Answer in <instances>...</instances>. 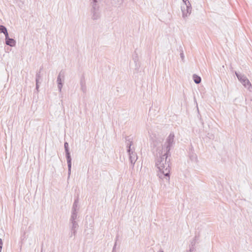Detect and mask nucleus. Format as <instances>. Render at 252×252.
<instances>
[{"label":"nucleus","instance_id":"f257e3e1","mask_svg":"<svg viewBox=\"0 0 252 252\" xmlns=\"http://www.w3.org/2000/svg\"><path fill=\"white\" fill-rule=\"evenodd\" d=\"M159 156L156 162V166L158 169V176L159 178L164 180L167 182L170 180V159L167 160V158L169 155L165 153L162 155V151L160 149Z\"/></svg>","mask_w":252,"mask_h":252},{"label":"nucleus","instance_id":"f03ea898","mask_svg":"<svg viewBox=\"0 0 252 252\" xmlns=\"http://www.w3.org/2000/svg\"><path fill=\"white\" fill-rule=\"evenodd\" d=\"M91 6V15L93 20H97L101 17V11L97 0H90Z\"/></svg>","mask_w":252,"mask_h":252},{"label":"nucleus","instance_id":"7ed1b4c3","mask_svg":"<svg viewBox=\"0 0 252 252\" xmlns=\"http://www.w3.org/2000/svg\"><path fill=\"white\" fill-rule=\"evenodd\" d=\"M235 74L242 84L245 88H247L250 92H252V85L247 77L245 75L237 71H235Z\"/></svg>","mask_w":252,"mask_h":252},{"label":"nucleus","instance_id":"20e7f679","mask_svg":"<svg viewBox=\"0 0 252 252\" xmlns=\"http://www.w3.org/2000/svg\"><path fill=\"white\" fill-rule=\"evenodd\" d=\"M174 137V133H170L166 139V142L164 145L166 155H170V151L175 144Z\"/></svg>","mask_w":252,"mask_h":252},{"label":"nucleus","instance_id":"39448f33","mask_svg":"<svg viewBox=\"0 0 252 252\" xmlns=\"http://www.w3.org/2000/svg\"><path fill=\"white\" fill-rule=\"evenodd\" d=\"M184 4L181 5L182 16L185 19L188 17L191 12V5L189 0H182Z\"/></svg>","mask_w":252,"mask_h":252},{"label":"nucleus","instance_id":"423d86ee","mask_svg":"<svg viewBox=\"0 0 252 252\" xmlns=\"http://www.w3.org/2000/svg\"><path fill=\"white\" fill-rule=\"evenodd\" d=\"M64 73L62 70L59 73L57 80L58 84V88L60 92H62V89L63 86V82L64 81Z\"/></svg>","mask_w":252,"mask_h":252},{"label":"nucleus","instance_id":"0eeeda50","mask_svg":"<svg viewBox=\"0 0 252 252\" xmlns=\"http://www.w3.org/2000/svg\"><path fill=\"white\" fill-rule=\"evenodd\" d=\"M69 227L71 230L70 234V237L73 236H75L77 233V229L79 227V225L76 221H69Z\"/></svg>","mask_w":252,"mask_h":252},{"label":"nucleus","instance_id":"6e6552de","mask_svg":"<svg viewBox=\"0 0 252 252\" xmlns=\"http://www.w3.org/2000/svg\"><path fill=\"white\" fill-rule=\"evenodd\" d=\"M129 155V158L131 163V165L133 167L135 161L137 159V156L135 152L131 151H127Z\"/></svg>","mask_w":252,"mask_h":252},{"label":"nucleus","instance_id":"1a4fd4ad","mask_svg":"<svg viewBox=\"0 0 252 252\" xmlns=\"http://www.w3.org/2000/svg\"><path fill=\"white\" fill-rule=\"evenodd\" d=\"M126 143V144L127 151H131V146L132 144V137L131 136L125 137Z\"/></svg>","mask_w":252,"mask_h":252},{"label":"nucleus","instance_id":"9d476101","mask_svg":"<svg viewBox=\"0 0 252 252\" xmlns=\"http://www.w3.org/2000/svg\"><path fill=\"white\" fill-rule=\"evenodd\" d=\"M64 150L65 152V157L66 159H71L70 153L69 150L68 144L65 142L64 144Z\"/></svg>","mask_w":252,"mask_h":252},{"label":"nucleus","instance_id":"9b49d317","mask_svg":"<svg viewBox=\"0 0 252 252\" xmlns=\"http://www.w3.org/2000/svg\"><path fill=\"white\" fill-rule=\"evenodd\" d=\"M5 39V43L6 45L11 46L13 47L16 44V41L13 39L9 37Z\"/></svg>","mask_w":252,"mask_h":252},{"label":"nucleus","instance_id":"f8f14e48","mask_svg":"<svg viewBox=\"0 0 252 252\" xmlns=\"http://www.w3.org/2000/svg\"><path fill=\"white\" fill-rule=\"evenodd\" d=\"M78 203H79V198L78 197L76 198L72 205V208L71 209V211H76L78 212L79 208L78 207Z\"/></svg>","mask_w":252,"mask_h":252},{"label":"nucleus","instance_id":"ddd939ff","mask_svg":"<svg viewBox=\"0 0 252 252\" xmlns=\"http://www.w3.org/2000/svg\"><path fill=\"white\" fill-rule=\"evenodd\" d=\"M78 218V212L71 211V214L69 219V221H76Z\"/></svg>","mask_w":252,"mask_h":252},{"label":"nucleus","instance_id":"4468645a","mask_svg":"<svg viewBox=\"0 0 252 252\" xmlns=\"http://www.w3.org/2000/svg\"><path fill=\"white\" fill-rule=\"evenodd\" d=\"M189 157L190 159L193 162H196L197 161V155L194 153L192 151L190 152L189 154Z\"/></svg>","mask_w":252,"mask_h":252},{"label":"nucleus","instance_id":"2eb2a0df","mask_svg":"<svg viewBox=\"0 0 252 252\" xmlns=\"http://www.w3.org/2000/svg\"><path fill=\"white\" fill-rule=\"evenodd\" d=\"M111 0V3L112 5H114L115 6H118V7H119L120 5H121L124 2V0Z\"/></svg>","mask_w":252,"mask_h":252},{"label":"nucleus","instance_id":"dca6fc26","mask_svg":"<svg viewBox=\"0 0 252 252\" xmlns=\"http://www.w3.org/2000/svg\"><path fill=\"white\" fill-rule=\"evenodd\" d=\"M81 90L84 93H85L87 91V88L86 86L85 81L83 79H81L80 81Z\"/></svg>","mask_w":252,"mask_h":252},{"label":"nucleus","instance_id":"f3484780","mask_svg":"<svg viewBox=\"0 0 252 252\" xmlns=\"http://www.w3.org/2000/svg\"><path fill=\"white\" fill-rule=\"evenodd\" d=\"M133 60L135 63L136 67L138 68L139 66V64L138 63V54L136 53V52H134V53L133 55Z\"/></svg>","mask_w":252,"mask_h":252},{"label":"nucleus","instance_id":"a211bd4d","mask_svg":"<svg viewBox=\"0 0 252 252\" xmlns=\"http://www.w3.org/2000/svg\"><path fill=\"white\" fill-rule=\"evenodd\" d=\"M66 160H67V166H68V177H69L71 174V159H66Z\"/></svg>","mask_w":252,"mask_h":252},{"label":"nucleus","instance_id":"6ab92c4d","mask_svg":"<svg viewBox=\"0 0 252 252\" xmlns=\"http://www.w3.org/2000/svg\"><path fill=\"white\" fill-rule=\"evenodd\" d=\"M193 79L194 82L197 84H198L201 82V77L196 74L193 75Z\"/></svg>","mask_w":252,"mask_h":252},{"label":"nucleus","instance_id":"aec40b11","mask_svg":"<svg viewBox=\"0 0 252 252\" xmlns=\"http://www.w3.org/2000/svg\"><path fill=\"white\" fill-rule=\"evenodd\" d=\"M39 80L40 79H35V89L34 91V94H38L39 92Z\"/></svg>","mask_w":252,"mask_h":252},{"label":"nucleus","instance_id":"412c9836","mask_svg":"<svg viewBox=\"0 0 252 252\" xmlns=\"http://www.w3.org/2000/svg\"><path fill=\"white\" fill-rule=\"evenodd\" d=\"M7 29L3 25H0V33H4L6 32Z\"/></svg>","mask_w":252,"mask_h":252},{"label":"nucleus","instance_id":"4be33fe9","mask_svg":"<svg viewBox=\"0 0 252 252\" xmlns=\"http://www.w3.org/2000/svg\"><path fill=\"white\" fill-rule=\"evenodd\" d=\"M41 73H40V71H37L35 75V79H41Z\"/></svg>","mask_w":252,"mask_h":252},{"label":"nucleus","instance_id":"5701e85b","mask_svg":"<svg viewBox=\"0 0 252 252\" xmlns=\"http://www.w3.org/2000/svg\"><path fill=\"white\" fill-rule=\"evenodd\" d=\"M2 245H3L2 240L1 238H0V252H1Z\"/></svg>","mask_w":252,"mask_h":252},{"label":"nucleus","instance_id":"b1692460","mask_svg":"<svg viewBox=\"0 0 252 252\" xmlns=\"http://www.w3.org/2000/svg\"><path fill=\"white\" fill-rule=\"evenodd\" d=\"M116 246H117V240H116V242L115 243L114 246H113L112 252H116Z\"/></svg>","mask_w":252,"mask_h":252},{"label":"nucleus","instance_id":"393cba45","mask_svg":"<svg viewBox=\"0 0 252 252\" xmlns=\"http://www.w3.org/2000/svg\"><path fill=\"white\" fill-rule=\"evenodd\" d=\"M195 245V239L193 240L192 242H191L190 245L189 246L194 247Z\"/></svg>","mask_w":252,"mask_h":252},{"label":"nucleus","instance_id":"a878e982","mask_svg":"<svg viewBox=\"0 0 252 252\" xmlns=\"http://www.w3.org/2000/svg\"><path fill=\"white\" fill-rule=\"evenodd\" d=\"M3 34H4L5 37V39H6V38H7L9 37V35H8V32H7V30H6V32H4L3 33Z\"/></svg>","mask_w":252,"mask_h":252},{"label":"nucleus","instance_id":"bb28decb","mask_svg":"<svg viewBox=\"0 0 252 252\" xmlns=\"http://www.w3.org/2000/svg\"><path fill=\"white\" fill-rule=\"evenodd\" d=\"M195 250L194 247L189 246V252H193Z\"/></svg>","mask_w":252,"mask_h":252},{"label":"nucleus","instance_id":"cd10ccee","mask_svg":"<svg viewBox=\"0 0 252 252\" xmlns=\"http://www.w3.org/2000/svg\"><path fill=\"white\" fill-rule=\"evenodd\" d=\"M180 57H181V58H182V60L184 59V53H183V51H182V52L180 53Z\"/></svg>","mask_w":252,"mask_h":252},{"label":"nucleus","instance_id":"c85d7f7f","mask_svg":"<svg viewBox=\"0 0 252 252\" xmlns=\"http://www.w3.org/2000/svg\"><path fill=\"white\" fill-rule=\"evenodd\" d=\"M43 67L41 66L39 70L38 71H40V73H41L42 70H43Z\"/></svg>","mask_w":252,"mask_h":252},{"label":"nucleus","instance_id":"c756f323","mask_svg":"<svg viewBox=\"0 0 252 252\" xmlns=\"http://www.w3.org/2000/svg\"><path fill=\"white\" fill-rule=\"evenodd\" d=\"M158 252H164L162 250H160Z\"/></svg>","mask_w":252,"mask_h":252}]
</instances>
